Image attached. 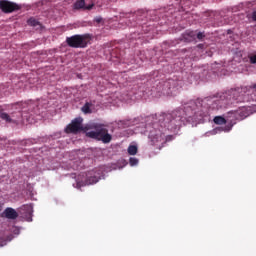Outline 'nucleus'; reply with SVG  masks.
<instances>
[{
    "label": "nucleus",
    "instance_id": "f03ea898",
    "mask_svg": "<svg viewBox=\"0 0 256 256\" xmlns=\"http://www.w3.org/2000/svg\"><path fill=\"white\" fill-rule=\"evenodd\" d=\"M164 121L165 127H167V129H170V131H176V129H179L182 127V125H185L187 117H185L184 110H175L172 113L167 114L164 118Z\"/></svg>",
    "mask_w": 256,
    "mask_h": 256
},
{
    "label": "nucleus",
    "instance_id": "2eb2a0df",
    "mask_svg": "<svg viewBox=\"0 0 256 256\" xmlns=\"http://www.w3.org/2000/svg\"><path fill=\"white\" fill-rule=\"evenodd\" d=\"M27 23L30 25V27H37V25H39V21H37L35 18L28 19Z\"/></svg>",
    "mask_w": 256,
    "mask_h": 256
},
{
    "label": "nucleus",
    "instance_id": "9d476101",
    "mask_svg": "<svg viewBox=\"0 0 256 256\" xmlns=\"http://www.w3.org/2000/svg\"><path fill=\"white\" fill-rule=\"evenodd\" d=\"M82 123H83V118H75L66 127V133H79V131H83Z\"/></svg>",
    "mask_w": 256,
    "mask_h": 256
},
{
    "label": "nucleus",
    "instance_id": "ddd939ff",
    "mask_svg": "<svg viewBox=\"0 0 256 256\" xmlns=\"http://www.w3.org/2000/svg\"><path fill=\"white\" fill-rule=\"evenodd\" d=\"M0 118H2L3 121H6V123H13V119H11V116H9V114L5 112L0 114Z\"/></svg>",
    "mask_w": 256,
    "mask_h": 256
},
{
    "label": "nucleus",
    "instance_id": "f257e3e1",
    "mask_svg": "<svg viewBox=\"0 0 256 256\" xmlns=\"http://www.w3.org/2000/svg\"><path fill=\"white\" fill-rule=\"evenodd\" d=\"M210 109L219 110L236 103H256V84L252 86H243L241 88L232 89L222 93L220 96H214L206 99Z\"/></svg>",
    "mask_w": 256,
    "mask_h": 256
},
{
    "label": "nucleus",
    "instance_id": "4468645a",
    "mask_svg": "<svg viewBox=\"0 0 256 256\" xmlns=\"http://www.w3.org/2000/svg\"><path fill=\"white\" fill-rule=\"evenodd\" d=\"M137 151H138V148H137V146H135V145H130V146L128 147V153H129L130 155H137Z\"/></svg>",
    "mask_w": 256,
    "mask_h": 256
},
{
    "label": "nucleus",
    "instance_id": "423d86ee",
    "mask_svg": "<svg viewBox=\"0 0 256 256\" xmlns=\"http://www.w3.org/2000/svg\"><path fill=\"white\" fill-rule=\"evenodd\" d=\"M101 177H103V170L101 168H95L86 174L85 182L78 181L77 186L85 187V185H95V183H99Z\"/></svg>",
    "mask_w": 256,
    "mask_h": 256
},
{
    "label": "nucleus",
    "instance_id": "6ab92c4d",
    "mask_svg": "<svg viewBox=\"0 0 256 256\" xmlns=\"http://www.w3.org/2000/svg\"><path fill=\"white\" fill-rule=\"evenodd\" d=\"M249 59H250V63H251L252 65H255V64H256V54L250 56Z\"/></svg>",
    "mask_w": 256,
    "mask_h": 256
},
{
    "label": "nucleus",
    "instance_id": "39448f33",
    "mask_svg": "<svg viewBox=\"0 0 256 256\" xmlns=\"http://www.w3.org/2000/svg\"><path fill=\"white\" fill-rule=\"evenodd\" d=\"M86 137L102 141V143H111V139H113L111 134H109V130L103 127H97L95 130L88 131Z\"/></svg>",
    "mask_w": 256,
    "mask_h": 256
},
{
    "label": "nucleus",
    "instance_id": "20e7f679",
    "mask_svg": "<svg viewBox=\"0 0 256 256\" xmlns=\"http://www.w3.org/2000/svg\"><path fill=\"white\" fill-rule=\"evenodd\" d=\"M150 145H153L154 147H157V149H163V145H165V133H163V130L153 127L148 135Z\"/></svg>",
    "mask_w": 256,
    "mask_h": 256
},
{
    "label": "nucleus",
    "instance_id": "f3484780",
    "mask_svg": "<svg viewBox=\"0 0 256 256\" xmlns=\"http://www.w3.org/2000/svg\"><path fill=\"white\" fill-rule=\"evenodd\" d=\"M83 113H91V104L88 102L82 107Z\"/></svg>",
    "mask_w": 256,
    "mask_h": 256
},
{
    "label": "nucleus",
    "instance_id": "0eeeda50",
    "mask_svg": "<svg viewBox=\"0 0 256 256\" xmlns=\"http://www.w3.org/2000/svg\"><path fill=\"white\" fill-rule=\"evenodd\" d=\"M253 109L251 106H241L239 109L228 112L227 117H234L238 121H243V119H247L249 115H252Z\"/></svg>",
    "mask_w": 256,
    "mask_h": 256
},
{
    "label": "nucleus",
    "instance_id": "4be33fe9",
    "mask_svg": "<svg viewBox=\"0 0 256 256\" xmlns=\"http://www.w3.org/2000/svg\"><path fill=\"white\" fill-rule=\"evenodd\" d=\"M171 83H172V84H175V80H171V79L168 80L167 84H168V85H171Z\"/></svg>",
    "mask_w": 256,
    "mask_h": 256
},
{
    "label": "nucleus",
    "instance_id": "dca6fc26",
    "mask_svg": "<svg viewBox=\"0 0 256 256\" xmlns=\"http://www.w3.org/2000/svg\"><path fill=\"white\" fill-rule=\"evenodd\" d=\"M184 39L186 41H193L195 39V32H189L185 35Z\"/></svg>",
    "mask_w": 256,
    "mask_h": 256
},
{
    "label": "nucleus",
    "instance_id": "f8f14e48",
    "mask_svg": "<svg viewBox=\"0 0 256 256\" xmlns=\"http://www.w3.org/2000/svg\"><path fill=\"white\" fill-rule=\"evenodd\" d=\"M214 123L216 125H225L227 123V120L223 116H216L214 118Z\"/></svg>",
    "mask_w": 256,
    "mask_h": 256
},
{
    "label": "nucleus",
    "instance_id": "412c9836",
    "mask_svg": "<svg viewBox=\"0 0 256 256\" xmlns=\"http://www.w3.org/2000/svg\"><path fill=\"white\" fill-rule=\"evenodd\" d=\"M252 19L256 21V10L252 12Z\"/></svg>",
    "mask_w": 256,
    "mask_h": 256
},
{
    "label": "nucleus",
    "instance_id": "6e6552de",
    "mask_svg": "<svg viewBox=\"0 0 256 256\" xmlns=\"http://www.w3.org/2000/svg\"><path fill=\"white\" fill-rule=\"evenodd\" d=\"M99 3V0H77L74 3V9H83L84 11H91L95 5Z\"/></svg>",
    "mask_w": 256,
    "mask_h": 256
},
{
    "label": "nucleus",
    "instance_id": "aec40b11",
    "mask_svg": "<svg viewBox=\"0 0 256 256\" xmlns=\"http://www.w3.org/2000/svg\"><path fill=\"white\" fill-rule=\"evenodd\" d=\"M204 37H205V34H203V32H199V33L197 34V39H199V41L203 40Z\"/></svg>",
    "mask_w": 256,
    "mask_h": 256
},
{
    "label": "nucleus",
    "instance_id": "7ed1b4c3",
    "mask_svg": "<svg viewBox=\"0 0 256 256\" xmlns=\"http://www.w3.org/2000/svg\"><path fill=\"white\" fill-rule=\"evenodd\" d=\"M90 41L91 35L89 34H76L66 38L67 46L73 49H85Z\"/></svg>",
    "mask_w": 256,
    "mask_h": 256
},
{
    "label": "nucleus",
    "instance_id": "9b49d317",
    "mask_svg": "<svg viewBox=\"0 0 256 256\" xmlns=\"http://www.w3.org/2000/svg\"><path fill=\"white\" fill-rule=\"evenodd\" d=\"M2 217H5L6 219L15 220V219H17V217H19V213H17L16 209H13L11 207H7L3 211Z\"/></svg>",
    "mask_w": 256,
    "mask_h": 256
},
{
    "label": "nucleus",
    "instance_id": "b1692460",
    "mask_svg": "<svg viewBox=\"0 0 256 256\" xmlns=\"http://www.w3.org/2000/svg\"><path fill=\"white\" fill-rule=\"evenodd\" d=\"M3 211V206L0 204V212Z\"/></svg>",
    "mask_w": 256,
    "mask_h": 256
},
{
    "label": "nucleus",
    "instance_id": "5701e85b",
    "mask_svg": "<svg viewBox=\"0 0 256 256\" xmlns=\"http://www.w3.org/2000/svg\"><path fill=\"white\" fill-rule=\"evenodd\" d=\"M97 21V23H101V21L103 20L102 18H96L95 19Z\"/></svg>",
    "mask_w": 256,
    "mask_h": 256
},
{
    "label": "nucleus",
    "instance_id": "1a4fd4ad",
    "mask_svg": "<svg viewBox=\"0 0 256 256\" xmlns=\"http://www.w3.org/2000/svg\"><path fill=\"white\" fill-rule=\"evenodd\" d=\"M0 9L3 13H13V11H19L21 7L15 2L0 0Z\"/></svg>",
    "mask_w": 256,
    "mask_h": 256
},
{
    "label": "nucleus",
    "instance_id": "a211bd4d",
    "mask_svg": "<svg viewBox=\"0 0 256 256\" xmlns=\"http://www.w3.org/2000/svg\"><path fill=\"white\" fill-rule=\"evenodd\" d=\"M129 163L131 167H135V165H139V159L135 158V157H131L129 159Z\"/></svg>",
    "mask_w": 256,
    "mask_h": 256
}]
</instances>
